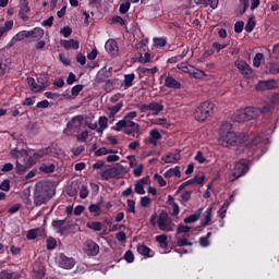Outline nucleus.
I'll return each mask as SVG.
<instances>
[{
  "instance_id": "53",
  "label": "nucleus",
  "mask_w": 279,
  "mask_h": 279,
  "mask_svg": "<svg viewBox=\"0 0 279 279\" xmlns=\"http://www.w3.org/2000/svg\"><path fill=\"white\" fill-rule=\"evenodd\" d=\"M268 73L270 75H278L279 73V64L278 63H270L268 68Z\"/></svg>"
},
{
  "instance_id": "43",
  "label": "nucleus",
  "mask_w": 279,
  "mask_h": 279,
  "mask_svg": "<svg viewBox=\"0 0 279 279\" xmlns=\"http://www.w3.org/2000/svg\"><path fill=\"white\" fill-rule=\"evenodd\" d=\"M89 213H95V217H99L101 215V206L99 204H92L88 207Z\"/></svg>"
},
{
  "instance_id": "26",
  "label": "nucleus",
  "mask_w": 279,
  "mask_h": 279,
  "mask_svg": "<svg viewBox=\"0 0 279 279\" xmlns=\"http://www.w3.org/2000/svg\"><path fill=\"white\" fill-rule=\"evenodd\" d=\"M198 5H205V8H211V10H217L219 5V0H198Z\"/></svg>"
},
{
  "instance_id": "64",
  "label": "nucleus",
  "mask_w": 279,
  "mask_h": 279,
  "mask_svg": "<svg viewBox=\"0 0 279 279\" xmlns=\"http://www.w3.org/2000/svg\"><path fill=\"white\" fill-rule=\"evenodd\" d=\"M192 179L194 180V184H204L206 177L204 174H202V175L196 174Z\"/></svg>"
},
{
  "instance_id": "42",
  "label": "nucleus",
  "mask_w": 279,
  "mask_h": 279,
  "mask_svg": "<svg viewBox=\"0 0 279 279\" xmlns=\"http://www.w3.org/2000/svg\"><path fill=\"white\" fill-rule=\"evenodd\" d=\"M161 160L166 162V165H169V163H175L179 160V158L175 155H167L165 157H161Z\"/></svg>"
},
{
  "instance_id": "29",
  "label": "nucleus",
  "mask_w": 279,
  "mask_h": 279,
  "mask_svg": "<svg viewBox=\"0 0 279 279\" xmlns=\"http://www.w3.org/2000/svg\"><path fill=\"white\" fill-rule=\"evenodd\" d=\"M155 241L159 243L162 250H167V247L169 246V242H167V234L156 235Z\"/></svg>"
},
{
  "instance_id": "22",
  "label": "nucleus",
  "mask_w": 279,
  "mask_h": 279,
  "mask_svg": "<svg viewBox=\"0 0 279 279\" xmlns=\"http://www.w3.org/2000/svg\"><path fill=\"white\" fill-rule=\"evenodd\" d=\"M134 80H136V74H134V73L124 75V81H123L122 86H124L125 90H128V88H132V86H134Z\"/></svg>"
},
{
  "instance_id": "24",
  "label": "nucleus",
  "mask_w": 279,
  "mask_h": 279,
  "mask_svg": "<svg viewBox=\"0 0 279 279\" xmlns=\"http://www.w3.org/2000/svg\"><path fill=\"white\" fill-rule=\"evenodd\" d=\"M29 2H24L20 9L19 16L22 19V21H27L29 17L27 14H29Z\"/></svg>"
},
{
  "instance_id": "27",
  "label": "nucleus",
  "mask_w": 279,
  "mask_h": 279,
  "mask_svg": "<svg viewBox=\"0 0 279 279\" xmlns=\"http://www.w3.org/2000/svg\"><path fill=\"white\" fill-rule=\"evenodd\" d=\"M98 125H99V128L97 129L98 134H101L104 130H108V118L106 116L99 117Z\"/></svg>"
},
{
  "instance_id": "37",
  "label": "nucleus",
  "mask_w": 279,
  "mask_h": 279,
  "mask_svg": "<svg viewBox=\"0 0 279 279\" xmlns=\"http://www.w3.org/2000/svg\"><path fill=\"white\" fill-rule=\"evenodd\" d=\"M154 45L157 49H162V47H167V39L162 37L154 38Z\"/></svg>"
},
{
  "instance_id": "5",
  "label": "nucleus",
  "mask_w": 279,
  "mask_h": 279,
  "mask_svg": "<svg viewBox=\"0 0 279 279\" xmlns=\"http://www.w3.org/2000/svg\"><path fill=\"white\" fill-rule=\"evenodd\" d=\"M250 171V160L240 159L234 163L231 173L228 175L229 182H236L239 178H243Z\"/></svg>"
},
{
  "instance_id": "30",
  "label": "nucleus",
  "mask_w": 279,
  "mask_h": 279,
  "mask_svg": "<svg viewBox=\"0 0 279 279\" xmlns=\"http://www.w3.org/2000/svg\"><path fill=\"white\" fill-rule=\"evenodd\" d=\"M50 151H51V147H46L37 150L33 155H35V158L37 160H40V158H44V156H49Z\"/></svg>"
},
{
  "instance_id": "58",
  "label": "nucleus",
  "mask_w": 279,
  "mask_h": 279,
  "mask_svg": "<svg viewBox=\"0 0 279 279\" xmlns=\"http://www.w3.org/2000/svg\"><path fill=\"white\" fill-rule=\"evenodd\" d=\"M25 38H29L28 31L20 32L14 36L15 40H25Z\"/></svg>"
},
{
  "instance_id": "17",
  "label": "nucleus",
  "mask_w": 279,
  "mask_h": 279,
  "mask_svg": "<svg viewBox=\"0 0 279 279\" xmlns=\"http://www.w3.org/2000/svg\"><path fill=\"white\" fill-rule=\"evenodd\" d=\"M163 178L169 179V178H182V172L180 171V166H175L174 168L168 169L163 173Z\"/></svg>"
},
{
  "instance_id": "35",
  "label": "nucleus",
  "mask_w": 279,
  "mask_h": 279,
  "mask_svg": "<svg viewBox=\"0 0 279 279\" xmlns=\"http://www.w3.org/2000/svg\"><path fill=\"white\" fill-rule=\"evenodd\" d=\"M107 154H117V150H113V149H109V150H108V148L101 147V148H99V149H97V150L95 151V156H96V157L106 156Z\"/></svg>"
},
{
  "instance_id": "11",
  "label": "nucleus",
  "mask_w": 279,
  "mask_h": 279,
  "mask_svg": "<svg viewBox=\"0 0 279 279\" xmlns=\"http://www.w3.org/2000/svg\"><path fill=\"white\" fill-rule=\"evenodd\" d=\"M163 86H166V88H172L173 90H180V88H182V83L175 80L172 75H168L165 78Z\"/></svg>"
},
{
  "instance_id": "60",
  "label": "nucleus",
  "mask_w": 279,
  "mask_h": 279,
  "mask_svg": "<svg viewBox=\"0 0 279 279\" xmlns=\"http://www.w3.org/2000/svg\"><path fill=\"white\" fill-rule=\"evenodd\" d=\"M60 34H62V36H64V38H69V36H71V34H73V28H71L69 26H64L63 28H61Z\"/></svg>"
},
{
  "instance_id": "34",
  "label": "nucleus",
  "mask_w": 279,
  "mask_h": 279,
  "mask_svg": "<svg viewBox=\"0 0 279 279\" xmlns=\"http://www.w3.org/2000/svg\"><path fill=\"white\" fill-rule=\"evenodd\" d=\"M57 245H58V241L56 240V238H53V236L47 238V240H46L47 250H49V251L56 250Z\"/></svg>"
},
{
  "instance_id": "1",
  "label": "nucleus",
  "mask_w": 279,
  "mask_h": 279,
  "mask_svg": "<svg viewBox=\"0 0 279 279\" xmlns=\"http://www.w3.org/2000/svg\"><path fill=\"white\" fill-rule=\"evenodd\" d=\"M219 141L223 147H236L239 145H243L250 136L246 133H236L232 131V123L225 122L220 126L219 131Z\"/></svg>"
},
{
  "instance_id": "23",
  "label": "nucleus",
  "mask_w": 279,
  "mask_h": 279,
  "mask_svg": "<svg viewBox=\"0 0 279 279\" xmlns=\"http://www.w3.org/2000/svg\"><path fill=\"white\" fill-rule=\"evenodd\" d=\"M149 110L153 111V114L155 117H158V114H160V112L165 110V105L160 102L151 101L149 102Z\"/></svg>"
},
{
  "instance_id": "19",
  "label": "nucleus",
  "mask_w": 279,
  "mask_h": 279,
  "mask_svg": "<svg viewBox=\"0 0 279 279\" xmlns=\"http://www.w3.org/2000/svg\"><path fill=\"white\" fill-rule=\"evenodd\" d=\"M45 36V29L40 27H35L33 31H28V38L33 40H40Z\"/></svg>"
},
{
  "instance_id": "49",
  "label": "nucleus",
  "mask_w": 279,
  "mask_h": 279,
  "mask_svg": "<svg viewBox=\"0 0 279 279\" xmlns=\"http://www.w3.org/2000/svg\"><path fill=\"white\" fill-rule=\"evenodd\" d=\"M191 232V227L185 225H179L177 228V234H189Z\"/></svg>"
},
{
  "instance_id": "31",
  "label": "nucleus",
  "mask_w": 279,
  "mask_h": 279,
  "mask_svg": "<svg viewBox=\"0 0 279 279\" xmlns=\"http://www.w3.org/2000/svg\"><path fill=\"white\" fill-rule=\"evenodd\" d=\"M130 8H132V2H130V0H125L120 4V8H119L120 14H128V12H130Z\"/></svg>"
},
{
  "instance_id": "45",
  "label": "nucleus",
  "mask_w": 279,
  "mask_h": 279,
  "mask_svg": "<svg viewBox=\"0 0 279 279\" xmlns=\"http://www.w3.org/2000/svg\"><path fill=\"white\" fill-rule=\"evenodd\" d=\"M8 71H10V68L8 66V63H5V60H3L0 57V77L5 75V73H8Z\"/></svg>"
},
{
  "instance_id": "14",
  "label": "nucleus",
  "mask_w": 279,
  "mask_h": 279,
  "mask_svg": "<svg viewBox=\"0 0 279 279\" xmlns=\"http://www.w3.org/2000/svg\"><path fill=\"white\" fill-rule=\"evenodd\" d=\"M105 49L107 53H110V56H118L119 54V44H117V40L109 39L105 44Z\"/></svg>"
},
{
  "instance_id": "44",
  "label": "nucleus",
  "mask_w": 279,
  "mask_h": 279,
  "mask_svg": "<svg viewBox=\"0 0 279 279\" xmlns=\"http://www.w3.org/2000/svg\"><path fill=\"white\" fill-rule=\"evenodd\" d=\"M87 228L95 230V232H101L102 225L99 221H93L87 223Z\"/></svg>"
},
{
  "instance_id": "40",
  "label": "nucleus",
  "mask_w": 279,
  "mask_h": 279,
  "mask_svg": "<svg viewBox=\"0 0 279 279\" xmlns=\"http://www.w3.org/2000/svg\"><path fill=\"white\" fill-rule=\"evenodd\" d=\"M150 61H151V54L149 52H145L144 54L140 53L138 62L141 64H147V62H150Z\"/></svg>"
},
{
  "instance_id": "46",
  "label": "nucleus",
  "mask_w": 279,
  "mask_h": 279,
  "mask_svg": "<svg viewBox=\"0 0 279 279\" xmlns=\"http://www.w3.org/2000/svg\"><path fill=\"white\" fill-rule=\"evenodd\" d=\"M128 213H132L133 215H136V202L134 199H128Z\"/></svg>"
},
{
  "instance_id": "59",
  "label": "nucleus",
  "mask_w": 279,
  "mask_h": 279,
  "mask_svg": "<svg viewBox=\"0 0 279 279\" xmlns=\"http://www.w3.org/2000/svg\"><path fill=\"white\" fill-rule=\"evenodd\" d=\"M154 180H156V182L159 184V186H167V181L165 180V178H162V175L155 173Z\"/></svg>"
},
{
  "instance_id": "62",
  "label": "nucleus",
  "mask_w": 279,
  "mask_h": 279,
  "mask_svg": "<svg viewBox=\"0 0 279 279\" xmlns=\"http://www.w3.org/2000/svg\"><path fill=\"white\" fill-rule=\"evenodd\" d=\"M140 204H141L142 208H147V206H149V204H151V198H149V196L141 197Z\"/></svg>"
},
{
  "instance_id": "12",
  "label": "nucleus",
  "mask_w": 279,
  "mask_h": 279,
  "mask_svg": "<svg viewBox=\"0 0 279 279\" xmlns=\"http://www.w3.org/2000/svg\"><path fill=\"white\" fill-rule=\"evenodd\" d=\"M123 132L128 135L131 136V134H138L141 132V125L138 123L128 120L126 126H124Z\"/></svg>"
},
{
  "instance_id": "56",
  "label": "nucleus",
  "mask_w": 279,
  "mask_h": 279,
  "mask_svg": "<svg viewBox=\"0 0 279 279\" xmlns=\"http://www.w3.org/2000/svg\"><path fill=\"white\" fill-rule=\"evenodd\" d=\"M123 108V102H118L116 106H112V107H108V110L109 112H113V113H118V112H121Z\"/></svg>"
},
{
  "instance_id": "51",
  "label": "nucleus",
  "mask_w": 279,
  "mask_h": 279,
  "mask_svg": "<svg viewBox=\"0 0 279 279\" xmlns=\"http://www.w3.org/2000/svg\"><path fill=\"white\" fill-rule=\"evenodd\" d=\"M240 5L242 9H240L239 14L246 13L250 8V0H240Z\"/></svg>"
},
{
  "instance_id": "7",
  "label": "nucleus",
  "mask_w": 279,
  "mask_h": 279,
  "mask_svg": "<svg viewBox=\"0 0 279 279\" xmlns=\"http://www.w3.org/2000/svg\"><path fill=\"white\" fill-rule=\"evenodd\" d=\"M100 178L105 182H108V180H113L114 178H121V169L118 167L107 168L102 170Z\"/></svg>"
},
{
  "instance_id": "28",
  "label": "nucleus",
  "mask_w": 279,
  "mask_h": 279,
  "mask_svg": "<svg viewBox=\"0 0 279 279\" xmlns=\"http://www.w3.org/2000/svg\"><path fill=\"white\" fill-rule=\"evenodd\" d=\"M202 217V209H198V213L192 214L189 217L184 218V223H195V221H199Z\"/></svg>"
},
{
  "instance_id": "18",
  "label": "nucleus",
  "mask_w": 279,
  "mask_h": 279,
  "mask_svg": "<svg viewBox=\"0 0 279 279\" xmlns=\"http://www.w3.org/2000/svg\"><path fill=\"white\" fill-rule=\"evenodd\" d=\"M86 252L88 256H97V254H99V244H97V242L87 241Z\"/></svg>"
},
{
  "instance_id": "15",
  "label": "nucleus",
  "mask_w": 279,
  "mask_h": 279,
  "mask_svg": "<svg viewBox=\"0 0 279 279\" xmlns=\"http://www.w3.org/2000/svg\"><path fill=\"white\" fill-rule=\"evenodd\" d=\"M60 45L64 47L68 51L71 49H74V51H77L80 49V40L77 39H61Z\"/></svg>"
},
{
  "instance_id": "2",
  "label": "nucleus",
  "mask_w": 279,
  "mask_h": 279,
  "mask_svg": "<svg viewBox=\"0 0 279 279\" xmlns=\"http://www.w3.org/2000/svg\"><path fill=\"white\" fill-rule=\"evenodd\" d=\"M274 110V105L266 104L262 108L258 107H246L235 111L232 116V120L236 123H245V121H253V119H258L262 114L271 112Z\"/></svg>"
},
{
  "instance_id": "57",
  "label": "nucleus",
  "mask_w": 279,
  "mask_h": 279,
  "mask_svg": "<svg viewBox=\"0 0 279 279\" xmlns=\"http://www.w3.org/2000/svg\"><path fill=\"white\" fill-rule=\"evenodd\" d=\"M25 162H26L28 169H31V167H34V165H36L38 162V159L36 158L35 155H33V156L27 157Z\"/></svg>"
},
{
  "instance_id": "25",
  "label": "nucleus",
  "mask_w": 279,
  "mask_h": 279,
  "mask_svg": "<svg viewBox=\"0 0 279 279\" xmlns=\"http://www.w3.org/2000/svg\"><path fill=\"white\" fill-rule=\"evenodd\" d=\"M149 143L150 145H157V142L160 141V138H162V135L160 134V132L158 131V129H153L149 132Z\"/></svg>"
},
{
  "instance_id": "9",
  "label": "nucleus",
  "mask_w": 279,
  "mask_h": 279,
  "mask_svg": "<svg viewBox=\"0 0 279 279\" xmlns=\"http://www.w3.org/2000/svg\"><path fill=\"white\" fill-rule=\"evenodd\" d=\"M234 66H236V69L240 71V73L242 75H245V77H250V75H252V73H254V71L252 70V66H250V64H247L246 61L236 60L234 62Z\"/></svg>"
},
{
  "instance_id": "47",
  "label": "nucleus",
  "mask_w": 279,
  "mask_h": 279,
  "mask_svg": "<svg viewBox=\"0 0 279 279\" xmlns=\"http://www.w3.org/2000/svg\"><path fill=\"white\" fill-rule=\"evenodd\" d=\"M0 279H19V275L3 270L0 272Z\"/></svg>"
},
{
  "instance_id": "16",
  "label": "nucleus",
  "mask_w": 279,
  "mask_h": 279,
  "mask_svg": "<svg viewBox=\"0 0 279 279\" xmlns=\"http://www.w3.org/2000/svg\"><path fill=\"white\" fill-rule=\"evenodd\" d=\"M27 84H28L29 89L33 93H40V90H43V88H45V84L40 85V84L36 83V78H34V77H27Z\"/></svg>"
},
{
  "instance_id": "4",
  "label": "nucleus",
  "mask_w": 279,
  "mask_h": 279,
  "mask_svg": "<svg viewBox=\"0 0 279 279\" xmlns=\"http://www.w3.org/2000/svg\"><path fill=\"white\" fill-rule=\"evenodd\" d=\"M150 226L156 228V226L161 230V232H173L175 230V223H173V219L169 217L167 210L162 209L158 213H153L150 216Z\"/></svg>"
},
{
  "instance_id": "6",
  "label": "nucleus",
  "mask_w": 279,
  "mask_h": 279,
  "mask_svg": "<svg viewBox=\"0 0 279 279\" xmlns=\"http://www.w3.org/2000/svg\"><path fill=\"white\" fill-rule=\"evenodd\" d=\"M213 112H215V104L205 101L197 107L194 117L196 121H205Z\"/></svg>"
},
{
  "instance_id": "39",
  "label": "nucleus",
  "mask_w": 279,
  "mask_h": 279,
  "mask_svg": "<svg viewBox=\"0 0 279 279\" xmlns=\"http://www.w3.org/2000/svg\"><path fill=\"white\" fill-rule=\"evenodd\" d=\"M177 245L178 247H193V242H190L189 239L186 238H181L179 240H177Z\"/></svg>"
},
{
  "instance_id": "50",
  "label": "nucleus",
  "mask_w": 279,
  "mask_h": 279,
  "mask_svg": "<svg viewBox=\"0 0 279 279\" xmlns=\"http://www.w3.org/2000/svg\"><path fill=\"white\" fill-rule=\"evenodd\" d=\"M82 90H84V85L78 84V85L73 86L71 89L72 97H77V95H80V93H82Z\"/></svg>"
},
{
  "instance_id": "61",
  "label": "nucleus",
  "mask_w": 279,
  "mask_h": 279,
  "mask_svg": "<svg viewBox=\"0 0 279 279\" xmlns=\"http://www.w3.org/2000/svg\"><path fill=\"white\" fill-rule=\"evenodd\" d=\"M243 27H245V23L243 21H238L234 24V32H235V34H241V32H243Z\"/></svg>"
},
{
  "instance_id": "21",
  "label": "nucleus",
  "mask_w": 279,
  "mask_h": 279,
  "mask_svg": "<svg viewBox=\"0 0 279 279\" xmlns=\"http://www.w3.org/2000/svg\"><path fill=\"white\" fill-rule=\"evenodd\" d=\"M137 252L142 255L145 256L146 258H153L154 257V253L151 252V248H149L147 245L145 244H140L137 245Z\"/></svg>"
},
{
  "instance_id": "32",
  "label": "nucleus",
  "mask_w": 279,
  "mask_h": 279,
  "mask_svg": "<svg viewBox=\"0 0 279 279\" xmlns=\"http://www.w3.org/2000/svg\"><path fill=\"white\" fill-rule=\"evenodd\" d=\"M38 232H40V228L31 229L26 233V239L28 241H34L38 239Z\"/></svg>"
},
{
  "instance_id": "41",
  "label": "nucleus",
  "mask_w": 279,
  "mask_h": 279,
  "mask_svg": "<svg viewBox=\"0 0 279 279\" xmlns=\"http://www.w3.org/2000/svg\"><path fill=\"white\" fill-rule=\"evenodd\" d=\"M229 206H230L229 202L223 203V205L221 206V208L218 211L220 219H226V214L228 213Z\"/></svg>"
},
{
  "instance_id": "55",
  "label": "nucleus",
  "mask_w": 279,
  "mask_h": 279,
  "mask_svg": "<svg viewBox=\"0 0 279 279\" xmlns=\"http://www.w3.org/2000/svg\"><path fill=\"white\" fill-rule=\"evenodd\" d=\"M192 192L191 191H184L181 194V203L186 204V202H190Z\"/></svg>"
},
{
  "instance_id": "10",
  "label": "nucleus",
  "mask_w": 279,
  "mask_h": 279,
  "mask_svg": "<svg viewBox=\"0 0 279 279\" xmlns=\"http://www.w3.org/2000/svg\"><path fill=\"white\" fill-rule=\"evenodd\" d=\"M59 265L62 269H73V267H75V259H73V257H66L64 254H60Z\"/></svg>"
},
{
  "instance_id": "13",
  "label": "nucleus",
  "mask_w": 279,
  "mask_h": 279,
  "mask_svg": "<svg viewBox=\"0 0 279 279\" xmlns=\"http://www.w3.org/2000/svg\"><path fill=\"white\" fill-rule=\"evenodd\" d=\"M149 184V175L142 178L135 183L134 191L137 195H145V186Z\"/></svg>"
},
{
  "instance_id": "3",
  "label": "nucleus",
  "mask_w": 279,
  "mask_h": 279,
  "mask_svg": "<svg viewBox=\"0 0 279 279\" xmlns=\"http://www.w3.org/2000/svg\"><path fill=\"white\" fill-rule=\"evenodd\" d=\"M56 195V187L49 181H39L35 185L34 204L35 206H43L47 204Z\"/></svg>"
},
{
  "instance_id": "63",
  "label": "nucleus",
  "mask_w": 279,
  "mask_h": 279,
  "mask_svg": "<svg viewBox=\"0 0 279 279\" xmlns=\"http://www.w3.org/2000/svg\"><path fill=\"white\" fill-rule=\"evenodd\" d=\"M124 260H126V263H134V253H132L131 250L125 252Z\"/></svg>"
},
{
  "instance_id": "54",
  "label": "nucleus",
  "mask_w": 279,
  "mask_h": 279,
  "mask_svg": "<svg viewBox=\"0 0 279 279\" xmlns=\"http://www.w3.org/2000/svg\"><path fill=\"white\" fill-rule=\"evenodd\" d=\"M143 169H145V166L140 163L135 169H133V175H135V178H141V175H143Z\"/></svg>"
},
{
  "instance_id": "8",
  "label": "nucleus",
  "mask_w": 279,
  "mask_h": 279,
  "mask_svg": "<svg viewBox=\"0 0 279 279\" xmlns=\"http://www.w3.org/2000/svg\"><path fill=\"white\" fill-rule=\"evenodd\" d=\"M51 226L53 230L61 236H64L66 234V231L69 230V226L66 225V219L63 220H52Z\"/></svg>"
},
{
  "instance_id": "38",
  "label": "nucleus",
  "mask_w": 279,
  "mask_h": 279,
  "mask_svg": "<svg viewBox=\"0 0 279 279\" xmlns=\"http://www.w3.org/2000/svg\"><path fill=\"white\" fill-rule=\"evenodd\" d=\"M256 27V21H254V17H250L245 25V32L248 34L254 32V28Z\"/></svg>"
},
{
  "instance_id": "33",
  "label": "nucleus",
  "mask_w": 279,
  "mask_h": 279,
  "mask_svg": "<svg viewBox=\"0 0 279 279\" xmlns=\"http://www.w3.org/2000/svg\"><path fill=\"white\" fill-rule=\"evenodd\" d=\"M39 171H41V173H53V171H56V165H53V163H51V165L43 163L39 167Z\"/></svg>"
},
{
  "instance_id": "20",
  "label": "nucleus",
  "mask_w": 279,
  "mask_h": 279,
  "mask_svg": "<svg viewBox=\"0 0 279 279\" xmlns=\"http://www.w3.org/2000/svg\"><path fill=\"white\" fill-rule=\"evenodd\" d=\"M204 220L201 221L202 228H206V226H210L213 221V207H208L204 213Z\"/></svg>"
},
{
  "instance_id": "36",
  "label": "nucleus",
  "mask_w": 279,
  "mask_h": 279,
  "mask_svg": "<svg viewBox=\"0 0 279 279\" xmlns=\"http://www.w3.org/2000/svg\"><path fill=\"white\" fill-rule=\"evenodd\" d=\"M128 121L129 120H125V118H123L122 120H119L117 123H116V126L113 128V130L116 132H121V130H125L126 125H128Z\"/></svg>"
},
{
  "instance_id": "48",
  "label": "nucleus",
  "mask_w": 279,
  "mask_h": 279,
  "mask_svg": "<svg viewBox=\"0 0 279 279\" xmlns=\"http://www.w3.org/2000/svg\"><path fill=\"white\" fill-rule=\"evenodd\" d=\"M263 58H265V56L260 52H257L253 59V66L258 69V66H260V62H263Z\"/></svg>"
},
{
  "instance_id": "52",
  "label": "nucleus",
  "mask_w": 279,
  "mask_h": 279,
  "mask_svg": "<svg viewBox=\"0 0 279 279\" xmlns=\"http://www.w3.org/2000/svg\"><path fill=\"white\" fill-rule=\"evenodd\" d=\"M27 169H29V167H27V163L21 165L19 161H16V173H19V175H23V173H25Z\"/></svg>"
}]
</instances>
